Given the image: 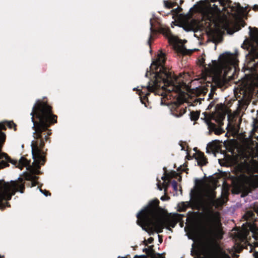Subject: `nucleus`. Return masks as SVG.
I'll return each instance as SVG.
<instances>
[{
    "mask_svg": "<svg viewBox=\"0 0 258 258\" xmlns=\"http://www.w3.org/2000/svg\"><path fill=\"white\" fill-rule=\"evenodd\" d=\"M31 119L33 122V128L34 140L31 142L32 157L34 159L33 164L36 168H39L40 164H43L45 162V153L43 151L44 140H46L47 136L42 134L47 130L51 123L56 122V115L51 112V107L46 103L39 100L33 107L31 113Z\"/></svg>",
    "mask_w": 258,
    "mask_h": 258,
    "instance_id": "nucleus-1",
    "label": "nucleus"
},
{
    "mask_svg": "<svg viewBox=\"0 0 258 258\" xmlns=\"http://www.w3.org/2000/svg\"><path fill=\"white\" fill-rule=\"evenodd\" d=\"M159 201L156 199L151 201L147 207L138 213V224L150 234L154 231L162 232L164 227L169 229L176 224L174 218L163 215L159 207Z\"/></svg>",
    "mask_w": 258,
    "mask_h": 258,
    "instance_id": "nucleus-2",
    "label": "nucleus"
},
{
    "mask_svg": "<svg viewBox=\"0 0 258 258\" xmlns=\"http://www.w3.org/2000/svg\"><path fill=\"white\" fill-rule=\"evenodd\" d=\"M216 194L213 190L206 192L204 197L197 199V204L205 211V218L210 227V233L213 238L221 239L223 237L221 215L218 211H213V207L217 208L224 203L222 198L215 199Z\"/></svg>",
    "mask_w": 258,
    "mask_h": 258,
    "instance_id": "nucleus-3",
    "label": "nucleus"
},
{
    "mask_svg": "<svg viewBox=\"0 0 258 258\" xmlns=\"http://www.w3.org/2000/svg\"><path fill=\"white\" fill-rule=\"evenodd\" d=\"M219 61L212 60L211 63H206L205 59L200 60V64L204 67L207 75L211 76L213 81L218 86H222L227 81V75L232 69L235 71L238 65L236 55L225 52L220 55Z\"/></svg>",
    "mask_w": 258,
    "mask_h": 258,
    "instance_id": "nucleus-4",
    "label": "nucleus"
},
{
    "mask_svg": "<svg viewBox=\"0 0 258 258\" xmlns=\"http://www.w3.org/2000/svg\"><path fill=\"white\" fill-rule=\"evenodd\" d=\"M183 85V82L178 77L173 75L171 73L163 72L161 76H157L154 81L149 82L146 87L142 86V89H138V91L142 100L143 98L145 99L147 98L150 92H153L160 88L168 92L179 93Z\"/></svg>",
    "mask_w": 258,
    "mask_h": 258,
    "instance_id": "nucleus-5",
    "label": "nucleus"
},
{
    "mask_svg": "<svg viewBox=\"0 0 258 258\" xmlns=\"http://www.w3.org/2000/svg\"><path fill=\"white\" fill-rule=\"evenodd\" d=\"M195 9L196 11L203 13L202 20L207 24V27H209V34L213 37L215 43L220 42V35L219 33L220 28L227 29L229 27V21L226 18L224 20L218 14L214 13L211 9L207 7L206 3L201 1L190 10Z\"/></svg>",
    "mask_w": 258,
    "mask_h": 258,
    "instance_id": "nucleus-6",
    "label": "nucleus"
},
{
    "mask_svg": "<svg viewBox=\"0 0 258 258\" xmlns=\"http://www.w3.org/2000/svg\"><path fill=\"white\" fill-rule=\"evenodd\" d=\"M19 181L11 180L10 182L0 180V207L2 209L10 207L8 200L11 199L12 196L19 191L23 193L24 183L22 178H19Z\"/></svg>",
    "mask_w": 258,
    "mask_h": 258,
    "instance_id": "nucleus-7",
    "label": "nucleus"
},
{
    "mask_svg": "<svg viewBox=\"0 0 258 258\" xmlns=\"http://www.w3.org/2000/svg\"><path fill=\"white\" fill-rule=\"evenodd\" d=\"M212 2L219 1V3L223 7V10L227 11V13L231 15L235 20H238L247 15L246 7H241L239 3L231 4L230 0H211Z\"/></svg>",
    "mask_w": 258,
    "mask_h": 258,
    "instance_id": "nucleus-8",
    "label": "nucleus"
},
{
    "mask_svg": "<svg viewBox=\"0 0 258 258\" xmlns=\"http://www.w3.org/2000/svg\"><path fill=\"white\" fill-rule=\"evenodd\" d=\"M3 130H6V126L4 124L0 122V169L8 166L9 162L15 165L17 163V161L11 160L7 154L1 152L6 138V134L2 132Z\"/></svg>",
    "mask_w": 258,
    "mask_h": 258,
    "instance_id": "nucleus-9",
    "label": "nucleus"
},
{
    "mask_svg": "<svg viewBox=\"0 0 258 258\" xmlns=\"http://www.w3.org/2000/svg\"><path fill=\"white\" fill-rule=\"evenodd\" d=\"M165 61V54L161 52L158 54L157 58L155 60L153 61L150 66V69L153 71L155 70V78H156L157 76H161V73L163 72H165L166 73H171L169 71H167V69L164 67L163 64Z\"/></svg>",
    "mask_w": 258,
    "mask_h": 258,
    "instance_id": "nucleus-10",
    "label": "nucleus"
},
{
    "mask_svg": "<svg viewBox=\"0 0 258 258\" xmlns=\"http://www.w3.org/2000/svg\"><path fill=\"white\" fill-rule=\"evenodd\" d=\"M168 40L170 43H173L174 45L175 49L179 53L182 54L186 53V49L182 45H179L178 43V38L172 35L168 36Z\"/></svg>",
    "mask_w": 258,
    "mask_h": 258,
    "instance_id": "nucleus-11",
    "label": "nucleus"
},
{
    "mask_svg": "<svg viewBox=\"0 0 258 258\" xmlns=\"http://www.w3.org/2000/svg\"><path fill=\"white\" fill-rule=\"evenodd\" d=\"M244 180L245 183L250 188H254L258 187V174H252L248 176H245Z\"/></svg>",
    "mask_w": 258,
    "mask_h": 258,
    "instance_id": "nucleus-12",
    "label": "nucleus"
},
{
    "mask_svg": "<svg viewBox=\"0 0 258 258\" xmlns=\"http://www.w3.org/2000/svg\"><path fill=\"white\" fill-rule=\"evenodd\" d=\"M205 121L209 130V134H211L213 132L216 135H220L224 132V130L221 127V126H219L218 127H216V124L211 122L209 119H206Z\"/></svg>",
    "mask_w": 258,
    "mask_h": 258,
    "instance_id": "nucleus-13",
    "label": "nucleus"
},
{
    "mask_svg": "<svg viewBox=\"0 0 258 258\" xmlns=\"http://www.w3.org/2000/svg\"><path fill=\"white\" fill-rule=\"evenodd\" d=\"M246 224L247 226L246 229L242 232V240H244L245 239H246L249 232H251L252 234H253L258 229L256 225L254 223L247 222L246 223Z\"/></svg>",
    "mask_w": 258,
    "mask_h": 258,
    "instance_id": "nucleus-14",
    "label": "nucleus"
},
{
    "mask_svg": "<svg viewBox=\"0 0 258 258\" xmlns=\"http://www.w3.org/2000/svg\"><path fill=\"white\" fill-rule=\"evenodd\" d=\"M225 117V113L222 111H217L212 114L211 118L218 124L219 126H221L223 124L222 122Z\"/></svg>",
    "mask_w": 258,
    "mask_h": 258,
    "instance_id": "nucleus-15",
    "label": "nucleus"
},
{
    "mask_svg": "<svg viewBox=\"0 0 258 258\" xmlns=\"http://www.w3.org/2000/svg\"><path fill=\"white\" fill-rule=\"evenodd\" d=\"M214 258H231L226 251L219 245L216 246V250Z\"/></svg>",
    "mask_w": 258,
    "mask_h": 258,
    "instance_id": "nucleus-16",
    "label": "nucleus"
},
{
    "mask_svg": "<svg viewBox=\"0 0 258 258\" xmlns=\"http://www.w3.org/2000/svg\"><path fill=\"white\" fill-rule=\"evenodd\" d=\"M153 246H151L148 248H145L143 251L145 252L150 258H163L162 254L155 253L153 249Z\"/></svg>",
    "mask_w": 258,
    "mask_h": 258,
    "instance_id": "nucleus-17",
    "label": "nucleus"
},
{
    "mask_svg": "<svg viewBox=\"0 0 258 258\" xmlns=\"http://www.w3.org/2000/svg\"><path fill=\"white\" fill-rule=\"evenodd\" d=\"M216 142H217V140H215L214 141L209 143L207 145V149H206L207 153H213L218 150L219 146L217 144Z\"/></svg>",
    "mask_w": 258,
    "mask_h": 258,
    "instance_id": "nucleus-18",
    "label": "nucleus"
},
{
    "mask_svg": "<svg viewBox=\"0 0 258 258\" xmlns=\"http://www.w3.org/2000/svg\"><path fill=\"white\" fill-rule=\"evenodd\" d=\"M196 159L197 160L198 164L201 166H204L207 163V159L203 153L199 152L196 154Z\"/></svg>",
    "mask_w": 258,
    "mask_h": 258,
    "instance_id": "nucleus-19",
    "label": "nucleus"
},
{
    "mask_svg": "<svg viewBox=\"0 0 258 258\" xmlns=\"http://www.w3.org/2000/svg\"><path fill=\"white\" fill-rule=\"evenodd\" d=\"M249 35L251 39L258 45V30L256 28H250Z\"/></svg>",
    "mask_w": 258,
    "mask_h": 258,
    "instance_id": "nucleus-20",
    "label": "nucleus"
},
{
    "mask_svg": "<svg viewBox=\"0 0 258 258\" xmlns=\"http://www.w3.org/2000/svg\"><path fill=\"white\" fill-rule=\"evenodd\" d=\"M186 110L185 108L178 107L175 110H172V114L175 117H178L181 116L185 113Z\"/></svg>",
    "mask_w": 258,
    "mask_h": 258,
    "instance_id": "nucleus-21",
    "label": "nucleus"
},
{
    "mask_svg": "<svg viewBox=\"0 0 258 258\" xmlns=\"http://www.w3.org/2000/svg\"><path fill=\"white\" fill-rule=\"evenodd\" d=\"M18 163H17L16 164H17ZM30 166V161L27 160L26 158H25L23 157H22L19 160L18 165V166L19 168L22 169L24 166Z\"/></svg>",
    "mask_w": 258,
    "mask_h": 258,
    "instance_id": "nucleus-22",
    "label": "nucleus"
},
{
    "mask_svg": "<svg viewBox=\"0 0 258 258\" xmlns=\"http://www.w3.org/2000/svg\"><path fill=\"white\" fill-rule=\"evenodd\" d=\"M243 218L246 220H253L254 219V213L251 211H247L243 215Z\"/></svg>",
    "mask_w": 258,
    "mask_h": 258,
    "instance_id": "nucleus-23",
    "label": "nucleus"
},
{
    "mask_svg": "<svg viewBox=\"0 0 258 258\" xmlns=\"http://www.w3.org/2000/svg\"><path fill=\"white\" fill-rule=\"evenodd\" d=\"M26 179L31 181L32 186H34L36 185L37 177L35 175L29 174L26 176Z\"/></svg>",
    "mask_w": 258,
    "mask_h": 258,
    "instance_id": "nucleus-24",
    "label": "nucleus"
},
{
    "mask_svg": "<svg viewBox=\"0 0 258 258\" xmlns=\"http://www.w3.org/2000/svg\"><path fill=\"white\" fill-rule=\"evenodd\" d=\"M200 113L198 111H192L190 112V118L192 120L196 121L198 119Z\"/></svg>",
    "mask_w": 258,
    "mask_h": 258,
    "instance_id": "nucleus-25",
    "label": "nucleus"
},
{
    "mask_svg": "<svg viewBox=\"0 0 258 258\" xmlns=\"http://www.w3.org/2000/svg\"><path fill=\"white\" fill-rule=\"evenodd\" d=\"M173 189L175 191H177V182L175 180H173L171 183Z\"/></svg>",
    "mask_w": 258,
    "mask_h": 258,
    "instance_id": "nucleus-26",
    "label": "nucleus"
},
{
    "mask_svg": "<svg viewBox=\"0 0 258 258\" xmlns=\"http://www.w3.org/2000/svg\"><path fill=\"white\" fill-rule=\"evenodd\" d=\"M251 55L253 59H258V50H254L251 52Z\"/></svg>",
    "mask_w": 258,
    "mask_h": 258,
    "instance_id": "nucleus-27",
    "label": "nucleus"
},
{
    "mask_svg": "<svg viewBox=\"0 0 258 258\" xmlns=\"http://www.w3.org/2000/svg\"><path fill=\"white\" fill-rule=\"evenodd\" d=\"M8 126L9 128H14V130L16 131V124L13 121H10L8 122Z\"/></svg>",
    "mask_w": 258,
    "mask_h": 258,
    "instance_id": "nucleus-28",
    "label": "nucleus"
},
{
    "mask_svg": "<svg viewBox=\"0 0 258 258\" xmlns=\"http://www.w3.org/2000/svg\"><path fill=\"white\" fill-rule=\"evenodd\" d=\"M153 240H154V239L152 237H150L149 238H148L147 239V241H146V240L144 241L145 244L147 245L148 243H151L153 242Z\"/></svg>",
    "mask_w": 258,
    "mask_h": 258,
    "instance_id": "nucleus-29",
    "label": "nucleus"
},
{
    "mask_svg": "<svg viewBox=\"0 0 258 258\" xmlns=\"http://www.w3.org/2000/svg\"><path fill=\"white\" fill-rule=\"evenodd\" d=\"M245 248L247 250H249L250 252L252 251L253 250V246L250 244H248L247 245L245 246Z\"/></svg>",
    "mask_w": 258,
    "mask_h": 258,
    "instance_id": "nucleus-30",
    "label": "nucleus"
},
{
    "mask_svg": "<svg viewBox=\"0 0 258 258\" xmlns=\"http://www.w3.org/2000/svg\"><path fill=\"white\" fill-rule=\"evenodd\" d=\"M164 4L165 7L168 8H171L172 7V4L167 1H164Z\"/></svg>",
    "mask_w": 258,
    "mask_h": 258,
    "instance_id": "nucleus-31",
    "label": "nucleus"
},
{
    "mask_svg": "<svg viewBox=\"0 0 258 258\" xmlns=\"http://www.w3.org/2000/svg\"><path fill=\"white\" fill-rule=\"evenodd\" d=\"M134 258H147V256L145 255H142L141 256L136 255Z\"/></svg>",
    "mask_w": 258,
    "mask_h": 258,
    "instance_id": "nucleus-32",
    "label": "nucleus"
},
{
    "mask_svg": "<svg viewBox=\"0 0 258 258\" xmlns=\"http://www.w3.org/2000/svg\"><path fill=\"white\" fill-rule=\"evenodd\" d=\"M252 9L255 11H258V6L256 5H254L253 6Z\"/></svg>",
    "mask_w": 258,
    "mask_h": 258,
    "instance_id": "nucleus-33",
    "label": "nucleus"
},
{
    "mask_svg": "<svg viewBox=\"0 0 258 258\" xmlns=\"http://www.w3.org/2000/svg\"><path fill=\"white\" fill-rule=\"evenodd\" d=\"M214 104L213 102H211L208 106V109H211L214 106Z\"/></svg>",
    "mask_w": 258,
    "mask_h": 258,
    "instance_id": "nucleus-34",
    "label": "nucleus"
},
{
    "mask_svg": "<svg viewBox=\"0 0 258 258\" xmlns=\"http://www.w3.org/2000/svg\"><path fill=\"white\" fill-rule=\"evenodd\" d=\"M254 258H258V252H255L253 254Z\"/></svg>",
    "mask_w": 258,
    "mask_h": 258,
    "instance_id": "nucleus-35",
    "label": "nucleus"
},
{
    "mask_svg": "<svg viewBox=\"0 0 258 258\" xmlns=\"http://www.w3.org/2000/svg\"><path fill=\"white\" fill-rule=\"evenodd\" d=\"M43 194L45 196H47L48 195H50V194L49 193L48 191L45 190V192H43Z\"/></svg>",
    "mask_w": 258,
    "mask_h": 258,
    "instance_id": "nucleus-36",
    "label": "nucleus"
},
{
    "mask_svg": "<svg viewBox=\"0 0 258 258\" xmlns=\"http://www.w3.org/2000/svg\"><path fill=\"white\" fill-rule=\"evenodd\" d=\"M157 185L158 188L160 190H162V187H161L159 183H157Z\"/></svg>",
    "mask_w": 258,
    "mask_h": 258,
    "instance_id": "nucleus-37",
    "label": "nucleus"
},
{
    "mask_svg": "<svg viewBox=\"0 0 258 258\" xmlns=\"http://www.w3.org/2000/svg\"><path fill=\"white\" fill-rule=\"evenodd\" d=\"M201 100H202V99H201V98H199V99H197L196 100V101L199 102L200 104L201 103Z\"/></svg>",
    "mask_w": 258,
    "mask_h": 258,
    "instance_id": "nucleus-38",
    "label": "nucleus"
},
{
    "mask_svg": "<svg viewBox=\"0 0 258 258\" xmlns=\"http://www.w3.org/2000/svg\"><path fill=\"white\" fill-rule=\"evenodd\" d=\"M227 250L229 251V252L230 253V254H232V251L229 249H228Z\"/></svg>",
    "mask_w": 258,
    "mask_h": 258,
    "instance_id": "nucleus-39",
    "label": "nucleus"
},
{
    "mask_svg": "<svg viewBox=\"0 0 258 258\" xmlns=\"http://www.w3.org/2000/svg\"><path fill=\"white\" fill-rule=\"evenodd\" d=\"M161 200H162V201H164L165 199H164V198L163 197H162L161 198Z\"/></svg>",
    "mask_w": 258,
    "mask_h": 258,
    "instance_id": "nucleus-40",
    "label": "nucleus"
},
{
    "mask_svg": "<svg viewBox=\"0 0 258 258\" xmlns=\"http://www.w3.org/2000/svg\"><path fill=\"white\" fill-rule=\"evenodd\" d=\"M151 28H150V30H151V31H152V24H151Z\"/></svg>",
    "mask_w": 258,
    "mask_h": 258,
    "instance_id": "nucleus-41",
    "label": "nucleus"
},
{
    "mask_svg": "<svg viewBox=\"0 0 258 258\" xmlns=\"http://www.w3.org/2000/svg\"><path fill=\"white\" fill-rule=\"evenodd\" d=\"M228 79H231V76H228Z\"/></svg>",
    "mask_w": 258,
    "mask_h": 258,
    "instance_id": "nucleus-42",
    "label": "nucleus"
},
{
    "mask_svg": "<svg viewBox=\"0 0 258 258\" xmlns=\"http://www.w3.org/2000/svg\"><path fill=\"white\" fill-rule=\"evenodd\" d=\"M255 246H257V245H258V243H255Z\"/></svg>",
    "mask_w": 258,
    "mask_h": 258,
    "instance_id": "nucleus-43",
    "label": "nucleus"
},
{
    "mask_svg": "<svg viewBox=\"0 0 258 258\" xmlns=\"http://www.w3.org/2000/svg\"><path fill=\"white\" fill-rule=\"evenodd\" d=\"M147 76H148V73H146V77H147Z\"/></svg>",
    "mask_w": 258,
    "mask_h": 258,
    "instance_id": "nucleus-44",
    "label": "nucleus"
},
{
    "mask_svg": "<svg viewBox=\"0 0 258 258\" xmlns=\"http://www.w3.org/2000/svg\"><path fill=\"white\" fill-rule=\"evenodd\" d=\"M152 38V36H151V35H150V40Z\"/></svg>",
    "mask_w": 258,
    "mask_h": 258,
    "instance_id": "nucleus-45",
    "label": "nucleus"
},
{
    "mask_svg": "<svg viewBox=\"0 0 258 258\" xmlns=\"http://www.w3.org/2000/svg\"><path fill=\"white\" fill-rule=\"evenodd\" d=\"M148 43L150 45V40L148 41Z\"/></svg>",
    "mask_w": 258,
    "mask_h": 258,
    "instance_id": "nucleus-46",
    "label": "nucleus"
},
{
    "mask_svg": "<svg viewBox=\"0 0 258 258\" xmlns=\"http://www.w3.org/2000/svg\"><path fill=\"white\" fill-rule=\"evenodd\" d=\"M40 191H41V192H42V189H40Z\"/></svg>",
    "mask_w": 258,
    "mask_h": 258,
    "instance_id": "nucleus-47",
    "label": "nucleus"
}]
</instances>
